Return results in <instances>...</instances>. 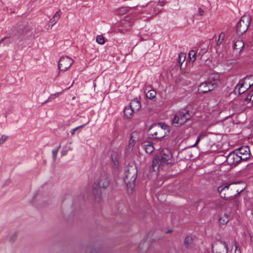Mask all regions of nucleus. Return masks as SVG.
Wrapping results in <instances>:
<instances>
[{"mask_svg": "<svg viewBox=\"0 0 253 253\" xmlns=\"http://www.w3.org/2000/svg\"><path fill=\"white\" fill-rule=\"evenodd\" d=\"M59 93L51 94L48 97L50 100L55 98L59 95Z\"/></svg>", "mask_w": 253, "mask_h": 253, "instance_id": "58836bf2", "label": "nucleus"}, {"mask_svg": "<svg viewBox=\"0 0 253 253\" xmlns=\"http://www.w3.org/2000/svg\"><path fill=\"white\" fill-rule=\"evenodd\" d=\"M198 12L200 16H202L204 14V11L201 7L198 8Z\"/></svg>", "mask_w": 253, "mask_h": 253, "instance_id": "a19ab883", "label": "nucleus"}, {"mask_svg": "<svg viewBox=\"0 0 253 253\" xmlns=\"http://www.w3.org/2000/svg\"><path fill=\"white\" fill-rule=\"evenodd\" d=\"M234 253H241L240 247L237 242L235 243V251Z\"/></svg>", "mask_w": 253, "mask_h": 253, "instance_id": "72a5a7b5", "label": "nucleus"}, {"mask_svg": "<svg viewBox=\"0 0 253 253\" xmlns=\"http://www.w3.org/2000/svg\"><path fill=\"white\" fill-rule=\"evenodd\" d=\"M97 42H98L99 44H102L104 43V38L102 35H98L96 37V40Z\"/></svg>", "mask_w": 253, "mask_h": 253, "instance_id": "2f4dec72", "label": "nucleus"}, {"mask_svg": "<svg viewBox=\"0 0 253 253\" xmlns=\"http://www.w3.org/2000/svg\"><path fill=\"white\" fill-rule=\"evenodd\" d=\"M193 238L189 236H186L184 240V246L187 249H189L192 247L193 245Z\"/></svg>", "mask_w": 253, "mask_h": 253, "instance_id": "6ab92c4d", "label": "nucleus"}, {"mask_svg": "<svg viewBox=\"0 0 253 253\" xmlns=\"http://www.w3.org/2000/svg\"><path fill=\"white\" fill-rule=\"evenodd\" d=\"M250 21L251 18L248 16L241 17L236 26V33L238 35H242L247 31Z\"/></svg>", "mask_w": 253, "mask_h": 253, "instance_id": "39448f33", "label": "nucleus"}, {"mask_svg": "<svg viewBox=\"0 0 253 253\" xmlns=\"http://www.w3.org/2000/svg\"><path fill=\"white\" fill-rule=\"evenodd\" d=\"M229 214L225 213L220 217L219 219V224L225 225L229 221Z\"/></svg>", "mask_w": 253, "mask_h": 253, "instance_id": "4be33fe9", "label": "nucleus"}, {"mask_svg": "<svg viewBox=\"0 0 253 253\" xmlns=\"http://www.w3.org/2000/svg\"><path fill=\"white\" fill-rule=\"evenodd\" d=\"M252 99H253V90L248 93L246 98H245L246 101H249L251 102Z\"/></svg>", "mask_w": 253, "mask_h": 253, "instance_id": "473e14b6", "label": "nucleus"}, {"mask_svg": "<svg viewBox=\"0 0 253 253\" xmlns=\"http://www.w3.org/2000/svg\"><path fill=\"white\" fill-rule=\"evenodd\" d=\"M67 153V151L65 150V151H62L61 152V155L62 156H64V155H66Z\"/></svg>", "mask_w": 253, "mask_h": 253, "instance_id": "c03bdc74", "label": "nucleus"}, {"mask_svg": "<svg viewBox=\"0 0 253 253\" xmlns=\"http://www.w3.org/2000/svg\"><path fill=\"white\" fill-rule=\"evenodd\" d=\"M171 232H172V230L171 229H169V230H168V231H167L166 232V233L169 234V233H170Z\"/></svg>", "mask_w": 253, "mask_h": 253, "instance_id": "49530a36", "label": "nucleus"}, {"mask_svg": "<svg viewBox=\"0 0 253 253\" xmlns=\"http://www.w3.org/2000/svg\"><path fill=\"white\" fill-rule=\"evenodd\" d=\"M58 149H53L52 151V156H53V159L54 161H55L56 159V157H57V153H58Z\"/></svg>", "mask_w": 253, "mask_h": 253, "instance_id": "f704fd0d", "label": "nucleus"}, {"mask_svg": "<svg viewBox=\"0 0 253 253\" xmlns=\"http://www.w3.org/2000/svg\"><path fill=\"white\" fill-rule=\"evenodd\" d=\"M206 133L205 132H202L200 133V134L198 135V136L197 137V140H196V142L193 145V147H196V145L198 144V143L199 142V141H200V140L202 139V138H203L204 137H205L206 136Z\"/></svg>", "mask_w": 253, "mask_h": 253, "instance_id": "a878e982", "label": "nucleus"}, {"mask_svg": "<svg viewBox=\"0 0 253 253\" xmlns=\"http://www.w3.org/2000/svg\"><path fill=\"white\" fill-rule=\"evenodd\" d=\"M158 132L156 131L155 132H154L152 135L155 136L156 138L158 139V138H163L164 137V135H158Z\"/></svg>", "mask_w": 253, "mask_h": 253, "instance_id": "4c0bfd02", "label": "nucleus"}, {"mask_svg": "<svg viewBox=\"0 0 253 253\" xmlns=\"http://www.w3.org/2000/svg\"><path fill=\"white\" fill-rule=\"evenodd\" d=\"M16 234H13L10 238V241L11 242H14V241L15 240L16 238Z\"/></svg>", "mask_w": 253, "mask_h": 253, "instance_id": "ea45409f", "label": "nucleus"}, {"mask_svg": "<svg viewBox=\"0 0 253 253\" xmlns=\"http://www.w3.org/2000/svg\"><path fill=\"white\" fill-rule=\"evenodd\" d=\"M137 175V169L136 167H129L127 170L125 171L124 179L127 188V192L129 193H132L135 187V181Z\"/></svg>", "mask_w": 253, "mask_h": 253, "instance_id": "f03ea898", "label": "nucleus"}, {"mask_svg": "<svg viewBox=\"0 0 253 253\" xmlns=\"http://www.w3.org/2000/svg\"><path fill=\"white\" fill-rule=\"evenodd\" d=\"M167 253H179L175 246H171L168 250Z\"/></svg>", "mask_w": 253, "mask_h": 253, "instance_id": "7c9ffc66", "label": "nucleus"}, {"mask_svg": "<svg viewBox=\"0 0 253 253\" xmlns=\"http://www.w3.org/2000/svg\"><path fill=\"white\" fill-rule=\"evenodd\" d=\"M89 121H88L86 123L78 126L70 130L71 135L73 136L75 134V132L78 130L79 128L84 127L86 124H88Z\"/></svg>", "mask_w": 253, "mask_h": 253, "instance_id": "c756f323", "label": "nucleus"}, {"mask_svg": "<svg viewBox=\"0 0 253 253\" xmlns=\"http://www.w3.org/2000/svg\"><path fill=\"white\" fill-rule=\"evenodd\" d=\"M181 57L179 55V59H178V63H179V65L180 64V66H182V62H181Z\"/></svg>", "mask_w": 253, "mask_h": 253, "instance_id": "a18cd8bd", "label": "nucleus"}, {"mask_svg": "<svg viewBox=\"0 0 253 253\" xmlns=\"http://www.w3.org/2000/svg\"><path fill=\"white\" fill-rule=\"evenodd\" d=\"M191 117V114L186 108H182L175 113L172 120V123L176 124V126H181Z\"/></svg>", "mask_w": 253, "mask_h": 253, "instance_id": "7ed1b4c3", "label": "nucleus"}, {"mask_svg": "<svg viewBox=\"0 0 253 253\" xmlns=\"http://www.w3.org/2000/svg\"><path fill=\"white\" fill-rule=\"evenodd\" d=\"M253 84V83L252 84H251L250 83H249V87H251Z\"/></svg>", "mask_w": 253, "mask_h": 253, "instance_id": "8fccbe9b", "label": "nucleus"}, {"mask_svg": "<svg viewBox=\"0 0 253 253\" xmlns=\"http://www.w3.org/2000/svg\"><path fill=\"white\" fill-rule=\"evenodd\" d=\"M50 100V99L48 98L47 100H46L43 103V104H45L46 103H47L48 102H49V101Z\"/></svg>", "mask_w": 253, "mask_h": 253, "instance_id": "de8ad7c7", "label": "nucleus"}, {"mask_svg": "<svg viewBox=\"0 0 253 253\" xmlns=\"http://www.w3.org/2000/svg\"><path fill=\"white\" fill-rule=\"evenodd\" d=\"M112 161L113 162V167L115 169H118L119 166V161L118 156L116 153L112 154Z\"/></svg>", "mask_w": 253, "mask_h": 253, "instance_id": "5701e85b", "label": "nucleus"}, {"mask_svg": "<svg viewBox=\"0 0 253 253\" xmlns=\"http://www.w3.org/2000/svg\"><path fill=\"white\" fill-rule=\"evenodd\" d=\"M160 159L159 156L154 157L152 163V169L154 171H158L159 169L160 164Z\"/></svg>", "mask_w": 253, "mask_h": 253, "instance_id": "2eb2a0df", "label": "nucleus"}, {"mask_svg": "<svg viewBox=\"0 0 253 253\" xmlns=\"http://www.w3.org/2000/svg\"><path fill=\"white\" fill-rule=\"evenodd\" d=\"M154 148L152 144H147L145 146V151L148 154H151L154 151Z\"/></svg>", "mask_w": 253, "mask_h": 253, "instance_id": "cd10ccee", "label": "nucleus"}, {"mask_svg": "<svg viewBox=\"0 0 253 253\" xmlns=\"http://www.w3.org/2000/svg\"><path fill=\"white\" fill-rule=\"evenodd\" d=\"M135 112L138 111L141 108V104L139 101L136 99L132 100L129 105Z\"/></svg>", "mask_w": 253, "mask_h": 253, "instance_id": "f3484780", "label": "nucleus"}, {"mask_svg": "<svg viewBox=\"0 0 253 253\" xmlns=\"http://www.w3.org/2000/svg\"><path fill=\"white\" fill-rule=\"evenodd\" d=\"M159 125H161V128L159 130V132L162 131L163 129H166L168 128V126L164 124L159 123Z\"/></svg>", "mask_w": 253, "mask_h": 253, "instance_id": "e433bc0d", "label": "nucleus"}, {"mask_svg": "<svg viewBox=\"0 0 253 253\" xmlns=\"http://www.w3.org/2000/svg\"><path fill=\"white\" fill-rule=\"evenodd\" d=\"M238 154L243 155L245 156V157H248V158L250 157V149L247 146L246 147H241L238 150Z\"/></svg>", "mask_w": 253, "mask_h": 253, "instance_id": "a211bd4d", "label": "nucleus"}, {"mask_svg": "<svg viewBox=\"0 0 253 253\" xmlns=\"http://www.w3.org/2000/svg\"><path fill=\"white\" fill-rule=\"evenodd\" d=\"M145 243H147L148 244V242L146 240V241H142L140 243V245H139V248H141V249H143V247L142 246V244H144Z\"/></svg>", "mask_w": 253, "mask_h": 253, "instance_id": "37998d69", "label": "nucleus"}, {"mask_svg": "<svg viewBox=\"0 0 253 253\" xmlns=\"http://www.w3.org/2000/svg\"><path fill=\"white\" fill-rule=\"evenodd\" d=\"M234 184L232 183H225L218 187L217 191L221 198L225 200H233L241 193L245 189V188H243L240 190L237 189L236 193L233 195L231 192L232 188L230 189V188Z\"/></svg>", "mask_w": 253, "mask_h": 253, "instance_id": "f257e3e1", "label": "nucleus"}, {"mask_svg": "<svg viewBox=\"0 0 253 253\" xmlns=\"http://www.w3.org/2000/svg\"><path fill=\"white\" fill-rule=\"evenodd\" d=\"M138 139V133L137 131H134L132 132L130 135L128 144V147L129 149H132L136 142Z\"/></svg>", "mask_w": 253, "mask_h": 253, "instance_id": "f8f14e48", "label": "nucleus"}, {"mask_svg": "<svg viewBox=\"0 0 253 253\" xmlns=\"http://www.w3.org/2000/svg\"><path fill=\"white\" fill-rule=\"evenodd\" d=\"M156 91L154 89H151L149 90L146 93V96L147 98L152 99L156 97Z\"/></svg>", "mask_w": 253, "mask_h": 253, "instance_id": "b1692460", "label": "nucleus"}, {"mask_svg": "<svg viewBox=\"0 0 253 253\" xmlns=\"http://www.w3.org/2000/svg\"><path fill=\"white\" fill-rule=\"evenodd\" d=\"M7 136L2 135L0 138V145L3 144L7 139Z\"/></svg>", "mask_w": 253, "mask_h": 253, "instance_id": "c9c22d12", "label": "nucleus"}, {"mask_svg": "<svg viewBox=\"0 0 253 253\" xmlns=\"http://www.w3.org/2000/svg\"><path fill=\"white\" fill-rule=\"evenodd\" d=\"M248 159V157H242L235 151H233L226 157V161L228 165L236 166L241 161H246Z\"/></svg>", "mask_w": 253, "mask_h": 253, "instance_id": "423d86ee", "label": "nucleus"}, {"mask_svg": "<svg viewBox=\"0 0 253 253\" xmlns=\"http://www.w3.org/2000/svg\"><path fill=\"white\" fill-rule=\"evenodd\" d=\"M212 251L213 253H227L228 248L224 242H215L212 246Z\"/></svg>", "mask_w": 253, "mask_h": 253, "instance_id": "6e6552de", "label": "nucleus"}, {"mask_svg": "<svg viewBox=\"0 0 253 253\" xmlns=\"http://www.w3.org/2000/svg\"><path fill=\"white\" fill-rule=\"evenodd\" d=\"M172 158V155L170 152L167 150V152H163L161 156L160 157V164H169L171 163V159Z\"/></svg>", "mask_w": 253, "mask_h": 253, "instance_id": "9d476101", "label": "nucleus"}, {"mask_svg": "<svg viewBox=\"0 0 253 253\" xmlns=\"http://www.w3.org/2000/svg\"><path fill=\"white\" fill-rule=\"evenodd\" d=\"M214 87L209 82L207 81L201 83L198 87V92L199 93H205L212 90Z\"/></svg>", "mask_w": 253, "mask_h": 253, "instance_id": "1a4fd4ad", "label": "nucleus"}, {"mask_svg": "<svg viewBox=\"0 0 253 253\" xmlns=\"http://www.w3.org/2000/svg\"><path fill=\"white\" fill-rule=\"evenodd\" d=\"M252 76H246L245 78L243 79H241L239 83L237 84L236 86L235 89H238V91L239 94L244 93L245 91V90H241V88L244 86L245 84V81L247 80L252 79Z\"/></svg>", "mask_w": 253, "mask_h": 253, "instance_id": "ddd939ff", "label": "nucleus"}, {"mask_svg": "<svg viewBox=\"0 0 253 253\" xmlns=\"http://www.w3.org/2000/svg\"><path fill=\"white\" fill-rule=\"evenodd\" d=\"M73 63V60L70 57L62 56L58 62V68L61 71H65L71 66Z\"/></svg>", "mask_w": 253, "mask_h": 253, "instance_id": "0eeeda50", "label": "nucleus"}, {"mask_svg": "<svg viewBox=\"0 0 253 253\" xmlns=\"http://www.w3.org/2000/svg\"><path fill=\"white\" fill-rule=\"evenodd\" d=\"M7 113H5V118H6V117H7Z\"/></svg>", "mask_w": 253, "mask_h": 253, "instance_id": "3c124183", "label": "nucleus"}, {"mask_svg": "<svg viewBox=\"0 0 253 253\" xmlns=\"http://www.w3.org/2000/svg\"><path fill=\"white\" fill-rule=\"evenodd\" d=\"M207 81L211 83L214 88L219 83V75L218 74H211L210 75Z\"/></svg>", "mask_w": 253, "mask_h": 253, "instance_id": "9b49d317", "label": "nucleus"}, {"mask_svg": "<svg viewBox=\"0 0 253 253\" xmlns=\"http://www.w3.org/2000/svg\"><path fill=\"white\" fill-rule=\"evenodd\" d=\"M215 238H216V242H218V241H221L220 240L221 239V237H220V234H217L215 236Z\"/></svg>", "mask_w": 253, "mask_h": 253, "instance_id": "79ce46f5", "label": "nucleus"}, {"mask_svg": "<svg viewBox=\"0 0 253 253\" xmlns=\"http://www.w3.org/2000/svg\"><path fill=\"white\" fill-rule=\"evenodd\" d=\"M110 184V180L106 175H101L94 183L92 192L95 199L99 200L101 197V192H98V189L101 188L106 189Z\"/></svg>", "mask_w": 253, "mask_h": 253, "instance_id": "20e7f679", "label": "nucleus"}, {"mask_svg": "<svg viewBox=\"0 0 253 253\" xmlns=\"http://www.w3.org/2000/svg\"><path fill=\"white\" fill-rule=\"evenodd\" d=\"M138 5L132 6V7H121L118 8L115 11V14L118 16H122L126 14L127 12L129 11V9L130 8H134L137 6Z\"/></svg>", "mask_w": 253, "mask_h": 253, "instance_id": "4468645a", "label": "nucleus"}, {"mask_svg": "<svg viewBox=\"0 0 253 253\" xmlns=\"http://www.w3.org/2000/svg\"><path fill=\"white\" fill-rule=\"evenodd\" d=\"M244 47V43L242 40H237L236 41L233 46L234 51L240 53Z\"/></svg>", "mask_w": 253, "mask_h": 253, "instance_id": "dca6fc26", "label": "nucleus"}, {"mask_svg": "<svg viewBox=\"0 0 253 253\" xmlns=\"http://www.w3.org/2000/svg\"><path fill=\"white\" fill-rule=\"evenodd\" d=\"M61 147V145H59L57 147V148H56L55 149H58V151H59V149Z\"/></svg>", "mask_w": 253, "mask_h": 253, "instance_id": "09e8293b", "label": "nucleus"}, {"mask_svg": "<svg viewBox=\"0 0 253 253\" xmlns=\"http://www.w3.org/2000/svg\"><path fill=\"white\" fill-rule=\"evenodd\" d=\"M185 60V57H184V59H183V61H184Z\"/></svg>", "mask_w": 253, "mask_h": 253, "instance_id": "603ef678", "label": "nucleus"}, {"mask_svg": "<svg viewBox=\"0 0 253 253\" xmlns=\"http://www.w3.org/2000/svg\"><path fill=\"white\" fill-rule=\"evenodd\" d=\"M134 111L132 109V108L129 106H126L125 107L124 110V113L125 116L127 118H131L133 116V113Z\"/></svg>", "mask_w": 253, "mask_h": 253, "instance_id": "412c9836", "label": "nucleus"}, {"mask_svg": "<svg viewBox=\"0 0 253 253\" xmlns=\"http://www.w3.org/2000/svg\"><path fill=\"white\" fill-rule=\"evenodd\" d=\"M61 13L60 10L56 11L53 17L50 19L49 22L51 24L52 27L57 23L61 16Z\"/></svg>", "mask_w": 253, "mask_h": 253, "instance_id": "aec40b11", "label": "nucleus"}, {"mask_svg": "<svg viewBox=\"0 0 253 253\" xmlns=\"http://www.w3.org/2000/svg\"><path fill=\"white\" fill-rule=\"evenodd\" d=\"M188 55L190 60L192 62H194L196 60V57L197 56V55L196 54L194 50H192L190 51Z\"/></svg>", "mask_w": 253, "mask_h": 253, "instance_id": "c85d7f7f", "label": "nucleus"}, {"mask_svg": "<svg viewBox=\"0 0 253 253\" xmlns=\"http://www.w3.org/2000/svg\"><path fill=\"white\" fill-rule=\"evenodd\" d=\"M208 50V48L206 47H200V48L199 50L198 53L197 55V57L200 56V59H201L202 56L207 52Z\"/></svg>", "mask_w": 253, "mask_h": 253, "instance_id": "393cba45", "label": "nucleus"}, {"mask_svg": "<svg viewBox=\"0 0 253 253\" xmlns=\"http://www.w3.org/2000/svg\"><path fill=\"white\" fill-rule=\"evenodd\" d=\"M225 38V34L223 32H221L219 35L218 39L216 42V45L217 46L220 45L221 43L223 42Z\"/></svg>", "mask_w": 253, "mask_h": 253, "instance_id": "bb28decb", "label": "nucleus"}]
</instances>
